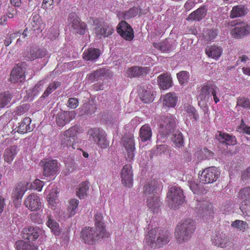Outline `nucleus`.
Here are the masks:
<instances>
[{
	"label": "nucleus",
	"mask_w": 250,
	"mask_h": 250,
	"mask_svg": "<svg viewBox=\"0 0 250 250\" xmlns=\"http://www.w3.org/2000/svg\"><path fill=\"white\" fill-rule=\"evenodd\" d=\"M232 228L242 232L245 231L249 229L248 224L244 221L236 220L232 222L231 224Z\"/></svg>",
	"instance_id": "obj_42"
},
{
	"label": "nucleus",
	"mask_w": 250,
	"mask_h": 250,
	"mask_svg": "<svg viewBox=\"0 0 250 250\" xmlns=\"http://www.w3.org/2000/svg\"><path fill=\"white\" fill-rule=\"evenodd\" d=\"M61 145L62 147L71 146L73 148H75L74 144H72L71 139L68 136H65L64 133L62 136Z\"/></svg>",
	"instance_id": "obj_54"
},
{
	"label": "nucleus",
	"mask_w": 250,
	"mask_h": 250,
	"mask_svg": "<svg viewBox=\"0 0 250 250\" xmlns=\"http://www.w3.org/2000/svg\"><path fill=\"white\" fill-rule=\"evenodd\" d=\"M138 8L133 7L127 11L119 13L118 14V17L120 19L128 20L136 16L138 14Z\"/></svg>",
	"instance_id": "obj_38"
},
{
	"label": "nucleus",
	"mask_w": 250,
	"mask_h": 250,
	"mask_svg": "<svg viewBox=\"0 0 250 250\" xmlns=\"http://www.w3.org/2000/svg\"><path fill=\"white\" fill-rule=\"evenodd\" d=\"M247 13V8L244 5L234 6L230 12L229 17L231 19L241 17Z\"/></svg>",
	"instance_id": "obj_31"
},
{
	"label": "nucleus",
	"mask_w": 250,
	"mask_h": 250,
	"mask_svg": "<svg viewBox=\"0 0 250 250\" xmlns=\"http://www.w3.org/2000/svg\"><path fill=\"white\" fill-rule=\"evenodd\" d=\"M123 144L127 152V159L132 160L135 155V142L133 137H125L123 140Z\"/></svg>",
	"instance_id": "obj_20"
},
{
	"label": "nucleus",
	"mask_w": 250,
	"mask_h": 250,
	"mask_svg": "<svg viewBox=\"0 0 250 250\" xmlns=\"http://www.w3.org/2000/svg\"><path fill=\"white\" fill-rule=\"evenodd\" d=\"M76 116L74 111H64L58 114L56 117V121L58 126L62 127L70 122Z\"/></svg>",
	"instance_id": "obj_16"
},
{
	"label": "nucleus",
	"mask_w": 250,
	"mask_h": 250,
	"mask_svg": "<svg viewBox=\"0 0 250 250\" xmlns=\"http://www.w3.org/2000/svg\"><path fill=\"white\" fill-rule=\"evenodd\" d=\"M15 247L17 250H38L36 246L31 245L29 242L22 240L17 241Z\"/></svg>",
	"instance_id": "obj_39"
},
{
	"label": "nucleus",
	"mask_w": 250,
	"mask_h": 250,
	"mask_svg": "<svg viewBox=\"0 0 250 250\" xmlns=\"http://www.w3.org/2000/svg\"><path fill=\"white\" fill-rule=\"evenodd\" d=\"M17 146H12L4 150L3 157L6 162L11 163L13 161L17 153Z\"/></svg>",
	"instance_id": "obj_32"
},
{
	"label": "nucleus",
	"mask_w": 250,
	"mask_h": 250,
	"mask_svg": "<svg viewBox=\"0 0 250 250\" xmlns=\"http://www.w3.org/2000/svg\"><path fill=\"white\" fill-rule=\"evenodd\" d=\"M19 34H21V33L18 32L10 34L9 36L6 37L5 39L4 40L5 46H8L11 43L12 40L18 37Z\"/></svg>",
	"instance_id": "obj_61"
},
{
	"label": "nucleus",
	"mask_w": 250,
	"mask_h": 250,
	"mask_svg": "<svg viewBox=\"0 0 250 250\" xmlns=\"http://www.w3.org/2000/svg\"><path fill=\"white\" fill-rule=\"evenodd\" d=\"M250 34V25L246 23L238 24L232 31V35L235 38H241Z\"/></svg>",
	"instance_id": "obj_21"
},
{
	"label": "nucleus",
	"mask_w": 250,
	"mask_h": 250,
	"mask_svg": "<svg viewBox=\"0 0 250 250\" xmlns=\"http://www.w3.org/2000/svg\"><path fill=\"white\" fill-rule=\"evenodd\" d=\"M106 234L97 229L92 228H85L82 229L81 233V237L85 243L93 244L99 239L104 237Z\"/></svg>",
	"instance_id": "obj_5"
},
{
	"label": "nucleus",
	"mask_w": 250,
	"mask_h": 250,
	"mask_svg": "<svg viewBox=\"0 0 250 250\" xmlns=\"http://www.w3.org/2000/svg\"><path fill=\"white\" fill-rule=\"evenodd\" d=\"M29 183L27 182H23L18 185L16 188L13 191L12 197L15 205L18 206L21 204V199L28 189Z\"/></svg>",
	"instance_id": "obj_10"
},
{
	"label": "nucleus",
	"mask_w": 250,
	"mask_h": 250,
	"mask_svg": "<svg viewBox=\"0 0 250 250\" xmlns=\"http://www.w3.org/2000/svg\"><path fill=\"white\" fill-rule=\"evenodd\" d=\"M122 183L126 187L130 188L133 185V173L130 165H125L121 171Z\"/></svg>",
	"instance_id": "obj_14"
},
{
	"label": "nucleus",
	"mask_w": 250,
	"mask_h": 250,
	"mask_svg": "<svg viewBox=\"0 0 250 250\" xmlns=\"http://www.w3.org/2000/svg\"><path fill=\"white\" fill-rule=\"evenodd\" d=\"M196 229L195 222L191 219L183 221L176 228L175 237L179 243L188 242L191 237Z\"/></svg>",
	"instance_id": "obj_2"
},
{
	"label": "nucleus",
	"mask_w": 250,
	"mask_h": 250,
	"mask_svg": "<svg viewBox=\"0 0 250 250\" xmlns=\"http://www.w3.org/2000/svg\"><path fill=\"white\" fill-rule=\"evenodd\" d=\"M210 86L207 85H204L201 88L197 99L199 105L204 111L208 110L207 103L210 98Z\"/></svg>",
	"instance_id": "obj_11"
},
{
	"label": "nucleus",
	"mask_w": 250,
	"mask_h": 250,
	"mask_svg": "<svg viewBox=\"0 0 250 250\" xmlns=\"http://www.w3.org/2000/svg\"><path fill=\"white\" fill-rule=\"evenodd\" d=\"M147 206L153 211L157 209L161 206V202L158 195L147 198Z\"/></svg>",
	"instance_id": "obj_36"
},
{
	"label": "nucleus",
	"mask_w": 250,
	"mask_h": 250,
	"mask_svg": "<svg viewBox=\"0 0 250 250\" xmlns=\"http://www.w3.org/2000/svg\"><path fill=\"white\" fill-rule=\"evenodd\" d=\"M159 183L155 180L147 183L144 187V195L146 198L158 195Z\"/></svg>",
	"instance_id": "obj_15"
},
{
	"label": "nucleus",
	"mask_w": 250,
	"mask_h": 250,
	"mask_svg": "<svg viewBox=\"0 0 250 250\" xmlns=\"http://www.w3.org/2000/svg\"><path fill=\"white\" fill-rule=\"evenodd\" d=\"M57 190L53 189L47 196V201L50 205L55 207L57 202Z\"/></svg>",
	"instance_id": "obj_52"
},
{
	"label": "nucleus",
	"mask_w": 250,
	"mask_h": 250,
	"mask_svg": "<svg viewBox=\"0 0 250 250\" xmlns=\"http://www.w3.org/2000/svg\"><path fill=\"white\" fill-rule=\"evenodd\" d=\"M11 95L9 92L0 94V108L3 107L10 102Z\"/></svg>",
	"instance_id": "obj_48"
},
{
	"label": "nucleus",
	"mask_w": 250,
	"mask_h": 250,
	"mask_svg": "<svg viewBox=\"0 0 250 250\" xmlns=\"http://www.w3.org/2000/svg\"><path fill=\"white\" fill-rule=\"evenodd\" d=\"M178 97L174 93H168L163 96V105L167 107H174L176 104Z\"/></svg>",
	"instance_id": "obj_24"
},
{
	"label": "nucleus",
	"mask_w": 250,
	"mask_h": 250,
	"mask_svg": "<svg viewBox=\"0 0 250 250\" xmlns=\"http://www.w3.org/2000/svg\"><path fill=\"white\" fill-rule=\"evenodd\" d=\"M177 77L179 83L182 85L188 82L189 74L187 71H182L177 74Z\"/></svg>",
	"instance_id": "obj_53"
},
{
	"label": "nucleus",
	"mask_w": 250,
	"mask_h": 250,
	"mask_svg": "<svg viewBox=\"0 0 250 250\" xmlns=\"http://www.w3.org/2000/svg\"><path fill=\"white\" fill-rule=\"evenodd\" d=\"M188 185L190 189L194 192L196 193L199 189L198 185L194 180H191L188 181Z\"/></svg>",
	"instance_id": "obj_64"
},
{
	"label": "nucleus",
	"mask_w": 250,
	"mask_h": 250,
	"mask_svg": "<svg viewBox=\"0 0 250 250\" xmlns=\"http://www.w3.org/2000/svg\"><path fill=\"white\" fill-rule=\"evenodd\" d=\"M140 96L142 101L145 103H151L154 100L153 92L150 89H142Z\"/></svg>",
	"instance_id": "obj_37"
},
{
	"label": "nucleus",
	"mask_w": 250,
	"mask_h": 250,
	"mask_svg": "<svg viewBox=\"0 0 250 250\" xmlns=\"http://www.w3.org/2000/svg\"><path fill=\"white\" fill-rule=\"evenodd\" d=\"M24 204L31 211L37 210L41 206V202L39 197L34 193L27 196L24 201Z\"/></svg>",
	"instance_id": "obj_18"
},
{
	"label": "nucleus",
	"mask_w": 250,
	"mask_h": 250,
	"mask_svg": "<svg viewBox=\"0 0 250 250\" xmlns=\"http://www.w3.org/2000/svg\"><path fill=\"white\" fill-rule=\"evenodd\" d=\"M167 203L172 208H176L185 202V196L182 189L177 186L169 188L167 195Z\"/></svg>",
	"instance_id": "obj_4"
},
{
	"label": "nucleus",
	"mask_w": 250,
	"mask_h": 250,
	"mask_svg": "<svg viewBox=\"0 0 250 250\" xmlns=\"http://www.w3.org/2000/svg\"><path fill=\"white\" fill-rule=\"evenodd\" d=\"M153 46L155 48L163 52L171 51L175 46L174 44L171 43L167 40L161 42L154 43Z\"/></svg>",
	"instance_id": "obj_35"
},
{
	"label": "nucleus",
	"mask_w": 250,
	"mask_h": 250,
	"mask_svg": "<svg viewBox=\"0 0 250 250\" xmlns=\"http://www.w3.org/2000/svg\"><path fill=\"white\" fill-rule=\"evenodd\" d=\"M217 35L215 30H207L203 33V41L205 43H208L213 41Z\"/></svg>",
	"instance_id": "obj_43"
},
{
	"label": "nucleus",
	"mask_w": 250,
	"mask_h": 250,
	"mask_svg": "<svg viewBox=\"0 0 250 250\" xmlns=\"http://www.w3.org/2000/svg\"><path fill=\"white\" fill-rule=\"evenodd\" d=\"M59 169V164L56 160L45 162L43 168V175L45 177L55 176L57 174Z\"/></svg>",
	"instance_id": "obj_13"
},
{
	"label": "nucleus",
	"mask_w": 250,
	"mask_h": 250,
	"mask_svg": "<svg viewBox=\"0 0 250 250\" xmlns=\"http://www.w3.org/2000/svg\"><path fill=\"white\" fill-rule=\"evenodd\" d=\"M31 120L29 117L24 118L20 123L18 127L17 131L20 133H25L27 132H30L32 128L30 126Z\"/></svg>",
	"instance_id": "obj_29"
},
{
	"label": "nucleus",
	"mask_w": 250,
	"mask_h": 250,
	"mask_svg": "<svg viewBox=\"0 0 250 250\" xmlns=\"http://www.w3.org/2000/svg\"><path fill=\"white\" fill-rule=\"evenodd\" d=\"M205 204L206 203L205 202H201L200 203H197L196 208L199 211V213L207 214V213H208L210 214L211 213V212L208 211V209L206 207L204 208Z\"/></svg>",
	"instance_id": "obj_60"
},
{
	"label": "nucleus",
	"mask_w": 250,
	"mask_h": 250,
	"mask_svg": "<svg viewBox=\"0 0 250 250\" xmlns=\"http://www.w3.org/2000/svg\"><path fill=\"white\" fill-rule=\"evenodd\" d=\"M61 83L59 82H53L50 83L47 87L46 90L44 92L42 97L46 98L49 96L51 93H52L55 90H56L60 85Z\"/></svg>",
	"instance_id": "obj_49"
},
{
	"label": "nucleus",
	"mask_w": 250,
	"mask_h": 250,
	"mask_svg": "<svg viewBox=\"0 0 250 250\" xmlns=\"http://www.w3.org/2000/svg\"><path fill=\"white\" fill-rule=\"evenodd\" d=\"M239 197L244 200H250V187L242 189L239 192Z\"/></svg>",
	"instance_id": "obj_58"
},
{
	"label": "nucleus",
	"mask_w": 250,
	"mask_h": 250,
	"mask_svg": "<svg viewBox=\"0 0 250 250\" xmlns=\"http://www.w3.org/2000/svg\"><path fill=\"white\" fill-rule=\"evenodd\" d=\"M113 31V27L109 25L104 24L98 27L95 29V33L99 38L107 37L111 35Z\"/></svg>",
	"instance_id": "obj_28"
},
{
	"label": "nucleus",
	"mask_w": 250,
	"mask_h": 250,
	"mask_svg": "<svg viewBox=\"0 0 250 250\" xmlns=\"http://www.w3.org/2000/svg\"><path fill=\"white\" fill-rule=\"evenodd\" d=\"M104 71L102 69H98L93 73H90L87 76V80L89 83L97 81L103 75Z\"/></svg>",
	"instance_id": "obj_51"
},
{
	"label": "nucleus",
	"mask_w": 250,
	"mask_h": 250,
	"mask_svg": "<svg viewBox=\"0 0 250 250\" xmlns=\"http://www.w3.org/2000/svg\"><path fill=\"white\" fill-rule=\"evenodd\" d=\"M142 68L134 66L129 68L126 72V76L130 78L139 77L143 74Z\"/></svg>",
	"instance_id": "obj_45"
},
{
	"label": "nucleus",
	"mask_w": 250,
	"mask_h": 250,
	"mask_svg": "<svg viewBox=\"0 0 250 250\" xmlns=\"http://www.w3.org/2000/svg\"><path fill=\"white\" fill-rule=\"evenodd\" d=\"M33 30L40 33L43 28V24L40 16L38 14H33L31 21Z\"/></svg>",
	"instance_id": "obj_30"
},
{
	"label": "nucleus",
	"mask_w": 250,
	"mask_h": 250,
	"mask_svg": "<svg viewBox=\"0 0 250 250\" xmlns=\"http://www.w3.org/2000/svg\"><path fill=\"white\" fill-rule=\"evenodd\" d=\"M68 106L72 109L76 108L79 105V102L76 98H70L67 101Z\"/></svg>",
	"instance_id": "obj_63"
},
{
	"label": "nucleus",
	"mask_w": 250,
	"mask_h": 250,
	"mask_svg": "<svg viewBox=\"0 0 250 250\" xmlns=\"http://www.w3.org/2000/svg\"><path fill=\"white\" fill-rule=\"evenodd\" d=\"M186 112L189 114L190 116H192L193 118L195 120H197L199 119V115L196 112L195 108L190 105H188L186 107Z\"/></svg>",
	"instance_id": "obj_59"
},
{
	"label": "nucleus",
	"mask_w": 250,
	"mask_h": 250,
	"mask_svg": "<svg viewBox=\"0 0 250 250\" xmlns=\"http://www.w3.org/2000/svg\"><path fill=\"white\" fill-rule=\"evenodd\" d=\"M46 224L55 235H59L60 234L61 231L59 224L51 216H47Z\"/></svg>",
	"instance_id": "obj_34"
},
{
	"label": "nucleus",
	"mask_w": 250,
	"mask_h": 250,
	"mask_svg": "<svg viewBox=\"0 0 250 250\" xmlns=\"http://www.w3.org/2000/svg\"><path fill=\"white\" fill-rule=\"evenodd\" d=\"M71 28L73 32L79 35H83L86 29V25L82 22L80 19L75 14H72L69 15Z\"/></svg>",
	"instance_id": "obj_8"
},
{
	"label": "nucleus",
	"mask_w": 250,
	"mask_h": 250,
	"mask_svg": "<svg viewBox=\"0 0 250 250\" xmlns=\"http://www.w3.org/2000/svg\"><path fill=\"white\" fill-rule=\"evenodd\" d=\"M211 241L214 246L221 248H225L229 244L228 237L223 232H218L213 236Z\"/></svg>",
	"instance_id": "obj_17"
},
{
	"label": "nucleus",
	"mask_w": 250,
	"mask_h": 250,
	"mask_svg": "<svg viewBox=\"0 0 250 250\" xmlns=\"http://www.w3.org/2000/svg\"><path fill=\"white\" fill-rule=\"evenodd\" d=\"M216 137L221 142L228 145H235L237 143L236 138L234 136L221 132H218L216 135Z\"/></svg>",
	"instance_id": "obj_25"
},
{
	"label": "nucleus",
	"mask_w": 250,
	"mask_h": 250,
	"mask_svg": "<svg viewBox=\"0 0 250 250\" xmlns=\"http://www.w3.org/2000/svg\"><path fill=\"white\" fill-rule=\"evenodd\" d=\"M25 79L24 69L21 66L17 65L13 68L10 76L9 80L13 83L21 82Z\"/></svg>",
	"instance_id": "obj_19"
},
{
	"label": "nucleus",
	"mask_w": 250,
	"mask_h": 250,
	"mask_svg": "<svg viewBox=\"0 0 250 250\" xmlns=\"http://www.w3.org/2000/svg\"><path fill=\"white\" fill-rule=\"evenodd\" d=\"M103 220V216L102 213L97 212L95 214L96 229H97V231H100L106 234Z\"/></svg>",
	"instance_id": "obj_41"
},
{
	"label": "nucleus",
	"mask_w": 250,
	"mask_h": 250,
	"mask_svg": "<svg viewBox=\"0 0 250 250\" xmlns=\"http://www.w3.org/2000/svg\"><path fill=\"white\" fill-rule=\"evenodd\" d=\"M100 51L96 48H89L83 54V58L86 61H93L97 59L100 56Z\"/></svg>",
	"instance_id": "obj_33"
},
{
	"label": "nucleus",
	"mask_w": 250,
	"mask_h": 250,
	"mask_svg": "<svg viewBox=\"0 0 250 250\" xmlns=\"http://www.w3.org/2000/svg\"><path fill=\"white\" fill-rule=\"evenodd\" d=\"M46 54V50L38 48H33L28 53L27 57L30 60L42 58Z\"/></svg>",
	"instance_id": "obj_40"
},
{
	"label": "nucleus",
	"mask_w": 250,
	"mask_h": 250,
	"mask_svg": "<svg viewBox=\"0 0 250 250\" xmlns=\"http://www.w3.org/2000/svg\"><path fill=\"white\" fill-rule=\"evenodd\" d=\"M210 93H211L213 97L214 102L216 104L220 101V91L219 88L216 86H210Z\"/></svg>",
	"instance_id": "obj_57"
},
{
	"label": "nucleus",
	"mask_w": 250,
	"mask_h": 250,
	"mask_svg": "<svg viewBox=\"0 0 250 250\" xmlns=\"http://www.w3.org/2000/svg\"><path fill=\"white\" fill-rule=\"evenodd\" d=\"M207 9L205 6L201 7L190 13L187 20L199 21L204 18L207 13Z\"/></svg>",
	"instance_id": "obj_26"
},
{
	"label": "nucleus",
	"mask_w": 250,
	"mask_h": 250,
	"mask_svg": "<svg viewBox=\"0 0 250 250\" xmlns=\"http://www.w3.org/2000/svg\"><path fill=\"white\" fill-rule=\"evenodd\" d=\"M44 182L43 181H41L39 179H36L32 184H31L28 189H32L41 191Z\"/></svg>",
	"instance_id": "obj_55"
},
{
	"label": "nucleus",
	"mask_w": 250,
	"mask_h": 250,
	"mask_svg": "<svg viewBox=\"0 0 250 250\" xmlns=\"http://www.w3.org/2000/svg\"><path fill=\"white\" fill-rule=\"evenodd\" d=\"M166 149V147L165 145H160L156 148L152 149L151 150V152L154 155H159L164 153V150Z\"/></svg>",
	"instance_id": "obj_62"
},
{
	"label": "nucleus",
	"mask_w": 250,
	"mask_h": 250,
	"mask_svg": "<svg viewBox=\"0 0 250 250\" xmlns=\"http://www.w3.org/2000/svg\"><path fill=\"white\" fill-rule=\"evenodd\" d=\"M176 121L173 116L169 115L164 117L162 120L159 128V133L163 137H165L171 132L173 134L171 140L175 146L180 147L184 144V139L182 134L178 130H174Z\"/></svg>",
	"instance_id": "obj_1"
},
{
	"label": "nucleus",
	"mask_w": 250,
	"mask_h": 250,
	"mask_svg": "<svg viewBox=\"0 0 250 250\" xmlns=\"http://www.w3.org/2000/svg\"><path fill=\"white\" fill-rule=\"evenodd\" d=\"M170 239V234L167 231L153 229L146 236V244L151 248H160L167 244Z\"/></svg>",
	"instance_id": "obj_3"
},
{
	"label": "nucleus",
	"mask_w": 250,
	"mask_h": 250,
	"mask_svg": "<svg viewBox=\"0 0 250 250\" xmlns=\"http://www.w3.org/2000/svg\"><path fill=\"white\" fill-rule=\"evenodd\" d=\"M205 51L209 57L217 60L222 53V48L217 45H210L207 47Z\"/></svg>",
	"instance_id": "obj_27"
},
{
	"label": "nucleus",
	"mask_w": 250,
	"mask_h": 250,
	"mask_svg": "<svg viewBox=\"0 0 250 250\" xmlns=\"http://www.w3.org/2000/svg\"><path fill=\"white\" fill-rule=\"evenodd\" d=\"M117 32L126 40L131 41L134 37L132 27L125 21L120 22L117 27Z\"/></svg>",
	"instance_id": "obj_12"
},
{
	"label": "nucleus",
	"mask_w": 250,
	"mask_h": 250,
	"mask_svg": "<svg viewBox=\"0 0 250 250\" xmlns=\"http://www.w3.org/2000/svg\"><path fill=\"white\" fill-rule=\"evenodd\" d=\"M220 172L215 167H210L205 168L200 175V181L204 184L212 183L218 178Z\"/></svg>",
	"instance_id": "obj_7"
},
{
	"label": "nucleus",
	"mask_w": 250,
	"mask_h": 250,
	"mask_svg": "<svg viewBox=\"0 0 250 250\" xmlns=\"http://www.w3.org/2000/svg\"><path fill=\"white\" fill-rule=\"evenodd\" d=\"M81 127L75 125L70 127L68 129L65 130L63 133L65 136H68L71 139H74L77 135L81 132Z\"/></svg>",
	"instance_id": "obj_44"
},
{
	"label": "nucleus",
	"mask_w": 250,
	"mask_h": 250,
	"mask_svg": "<svg viewBox=\"0 0 250 250\" xmlns=\"http://www.w3.org/2000/svg\"><path fill=\"white\" fill-rule=\"evenodd\" d=\"M44 232L39 227H30L24 228L21 233L22 238L29 241L36 240L40 235L44 234Z\"/></svg>",
	"instance_id": "obj_9"
},
{
	"label": "nucleus",
	"mask_w": 250,
	"mask_h": 250,
	"mask_svg": "<svg viewBox=\"0 0 250 250\" xmlns=\"http://www.w3.org/2000/svg\"><path fill=\"white\" fill-rule=\"evenodd\" d=\"M79 201L77 199H71L69 202V206L68 207V211L69 212V217L74 216L77 212Z\"/></svg>",
	"instance_id": "obj_46"
},
{
	"label": "nucleus",
	"mask_w": 250,
	"mask_h": 250,
	"mask_svg": "<svg viewBox=\"0 0 250 250\" xmlns=\"http://www.w3.org/2000/svg\"><path fill=\"white\" fill-rule=\"evenodd\" d=\"M87 134L89 139L93 141L101 148H106L108 143L105 137V131L99 128H91L88 130Z\"/></svg>",
	"instance_id": "obj_6"
},
{
	"label": "nucleus",
	"mask_w": 250,
	"mask_h": 250,
	"mask_svg": "<svg viewBox=\"0 0 250 250\" xmlns=\"http://www.w3.org/2000/svg\"><path fill=\"white\" fill-rule=\"evenodd\" d=\"M159 87L163 90L167 89L172 86V78L168 73L160 75L157 79Z\"/></svg>",
	"instance_id": "obj_23"
},
{
	"label": "nucleus",
	"mask_w": 250,
	"mask_h": 250,
	"mask_svg": "<svg viewBox=\"0 0 250 250\" xmlns=\"http://www.w3.org/2000/svg\"><path fill=\"white\" fill-rule=\"evenodd\" d=\"M240 209L244 216H250V200H244L240 205Z\"/></svg>",
	"instance_id": "obj_50"
},
{
	"label": "nucleus",
	"mask_w": 250,
	"mask_h": 250,
	"mask_svg": "<svg viewBox=\"0 0 250 250\" xmlns=\"http://www.w3.org/2000/svg\"><path fill=\"white\" fill-rule=\"evenodd\" d=\"M152 135V130L149 125L145 124L140 128L139 138L142 142L150 141Z\"/></svg>",
	"instance_id": "obj_22"
},
{
	"label": "nucleus",
	"mask_w": 250,
	"mask_h": 250,
	"mask_svg": "<svg viewBox=\"0 0 250 250\" xmlns=\"http://www.w3.org/2000/svg\"><path fill=\"white\" fill-rule=\"evenodd\" d=\"M89 188L88 184L84 182L79 185L77 188V194L80 198H83L87 195V191Z\"/></svg>",
	"instance_id": "obj_47"
},
{
	"label": "nucleus",
	"mask_w": 250,
	"mask_h": 250,
	"mask_svg": "<svg viewBox=\"0 0 250 250\" xmlns=\"http://www.w3.org/2000/svg\"><path fill=\"white\" fill-rule=\"evenodd\" d=\"M237 105L243 108L250 109V100L245 98L239 97L237 99Z\"/></svg>",
	"instance_id": "obj_56"
}]
</instances>
